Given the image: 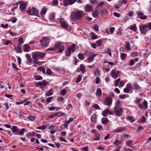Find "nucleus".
<instances>
[{"label":"nucleus","instance_id":"1","mask_svg":"<svg viewBox=\"0 0 151 151\" xmlns=\"http://www.w3.org/2000/svg\"><path fill=\"white\" fill-rule=\"evenodd\" d=\"M46 54L41 52H34L32 54V57L34 60V63L36 64H41V62H37L39 60V58H42L45 56Z\"/></svg>","mask_w":151,"mask_h":151},{"label":"nucleus","instance_id":"2","mask_svg":"<svg viewBox=\"0 0 151 151\" xmlns=\"http://www.w3.org/2000/svg\"><path fill=\"white\" fill-rule=\"evenodd\" d=\"M84 55L88 57L87 58V62L88 63H91L94 60V58L97 55V54H93L92 52L88 51H86Z\"/></svg>","mask_w":151,"mask_h":151},{"label":"nucleus","instance_id":"3","mask_svg":"<svg viewBox=\"0 0 151 151\" xmlns=\"http://www.w3.org/2000/svg\"><path fill=\"white\" fill-rule=\"evenodd\" d=\"M40 42L42 46L46 47L48 45L50 42V39L48 37H42Z\"/></svg>","mask_w":151,"mask_h":151},{"label":"nucleus","instance_id":"4","mask_svg":"<svg viewBox=\"0 0 151 151\" xmlns=\"http://www.w3.org/2000/svg\"><path fill=\"white\" fill-rule=\"evenodd\" d=\"M27 12L29 15H34L38 16L39 15V11L35 7H32V9H28Z\"/></svg>","mask_w":151,"mask_h":151},{"label":"nucleus","instance_id":"5","mask_svg":"<svg viewBox=\"0 0 151 151\" xmlns=\"http://www.w3.org/2000/svg\"><path fill=\"white\" fill-rule=\"evenodd\" d=\"M76 45L75 44H73L68 47L67 50L65 51L66 56H69L71 54V52H73L75 50Z\"/></svg>","mask_w":151,"mask_h":151},{"label":"nucleus","instance_id":"6","mask_svg":"<svg viewBox=\"0 0 151 151\" xmlns=\"http://www.w3.org/2000/svg\"><path fill=\"white\" fill-rule=\"evenodd\" d=\"M54 47L55 49H58V52L59 53L62 52L65 49L64 46L62 45V43L59 42H56L55 44Z\"/></svg>","mask_w":151,"mask_h":151},{"label":"nucleus","instance_id":"7","mask_svg":"<svg viewBox=\"0 0 151 151\" xmlns=\"http://www.w3.org/2000/svg\"><path fill=\"white\" fill-rule=\"evenodd\" d=\"M58 20L60 23V26L65 28H68V25L63 18H58Z\"/></svg>","mask_w":151,"mask_h":151},{"label":"nucleus","instance_id":"8","mask_svg":"<svg viewBox=\"0 0 151 151\" xmlns=\"http://www.w3.org/2000/svg\"><path fill=\"white\" fill-rule=\"evenodd\" d=\"M77 0H63V3L64 6H67L74 4Z\"/></svg>","mask_w":151,"mask_h":151},{"label":"nucleus","instance_id":"9","mask_svg":"<svg viewBox=\"0 0 151 151\" xmlns=\"http://www.w3.org/2000/svg\"><path fill=\"white\" fill-rule=\"evenodd\" d=\"M112 102V100L111 98L109 96L106 97L104 102V104L107 106H110Z\"/></svg>","mask_w":151,"mask_h":151},{"label":"nucleus","instance_id":"10","mask_svg":"<svg viewBox=\"0 0 151 151\" xmlns=\"http://www.w3.org/2000/svg\"><path fill=\"white\" fill-rule=\"evenodd\" d=\"M137 14L138 18L142 20L146 19L147 18V16L145 15V14L140 11H137Z\"/></svg>","mask_w":151,"mask_h":151},{"label":"nucleus","instance_id":"11","mask_svg":"<svg viewBox=\"0 0 151 151\" xmlns=\"http://www.w3.org/2000/svg\"><path fill=\"white\" fill-rule=\"evenodd\" d=\"M121 144V142L118 141L117 140H116L114 142V147L116 148L115 150L114 151H119L120 147L121 146L120 145Z\"/></svg>","mask_w":151,"mask_h":151},{"label":"nucleus","instance_id":"12","mask_svg":"<svg viewBox=\"0 0 151 151\" xmlns=\"http://www.w3.org/2000/svg\"><path fill=\"white\" fill-rule=\"evenodd\" d=\"M122 109L121 108H115V115L118 116H121L122 113Z\"/></svg>","mask_w":151,"mask_h":151},{"label":"nucleus","instance_id":"13","mask_svg":"<svg viewBox=\"0 0 151 151\" xmlns=\"http://www.w3.org/2000/svg\"><path fill=\"white\" fill-rule=\"evenodd\" d=\"M113 112L110 111L109 109L104 110L102 112V115L104 116H106L108 114H112Z\"/></svg>","mask_w":151,"mask_h":151},{"label":"nucleus","instance_id":"14","mask_svg":"<svg viewBox=\"0 0 151 151\" xmlns=\"http://www.w3.org/2000/svg\"><path fill=\"white\" fill-rule=\"evenodd\" d=\"M140 30L141 33L144 34L147 31V26L145 25H141L139 26Z\"/></svg>","mask_w":151,"mask_h":151},{"label":"nucleus","instance_id":"15","mask_svg":"<svg viewBox=\"0 0 151 151\" xmlns=\"http://www.w3.org/2000/svg\"><path fill=\"white\" fill-rule=\"evenodd\" d=\"M102 135L100 134L99 133L96 132L95 133V136L93 140L94 141L100 140L102 138Z\"/></svg>","mask_w":151,"mask_h":151},{"label":"nucleus","instance_id":"16","mask_svg":"<svg viewBox=\"0 0 151 151\" xmlns=\"http://www.w3.org/2000/svg\"><path fill=\"white\" fill-rule=\"evenodd\" d=\"M70 19L71 20L76 21L78 19V17L77 15L76 12H72L70 15Z\"/></svg>","mask_w":151,"mask_h":151},{"label":"nucleus","instance_id":"17","mask_svg":"<svg viewBox=\"0 0 151 151\" xmlns=\"http://www.w3.org/2000/svg\"><path fill=\"white\" fill-rule=\"evenodd\" d=\"M11 130L14 134L17 135L18 134L19 132V129L17 126H12Z\"/></svg>","mask_w":151,"mask_h":151},{"label":"nucleus","instance_id":"18","mask_svg":"<svg viewBox=\"0 0 151 151\" xmlns=\"http://www.w3.org/2000/svg\"><path fill=\"white\" fill-rule=\"evenodd\" d=\"M19 6V8L21 9V11L23 12V11L26 8L27 5V2L23 3H21Z\"/></svg>","mask_w":151,"mask_h":151},{"label":"nucleus","instance_id":"19","mask_svg":"<svg viewBox=\"0 0 151 151\" xmlns=\"http://www.w3.org/2000/svg\"><path fill=\"white\" fill-rule=\"evenodd\" d=\"M55 13L54 12L50 14L49 18L50 21L53 22L55 20Z\"/></svg>","mask_w":151,"mask_h":151},{"label":"nucleus","instance_id":"20","mask_svg":"<svg viewBox=\"0 0 151 151\" xmlns=\"http://www.w3.org/2000/svg\"><path fill=\"white\" fill-rule=\"evenodd\" d=\"M97 116L96 113H94L91 117V120L92 122L96 123L97 122Z\"/></svg>","mask_w":151,"mask_h":151},{"label":"nucleus","instance_id":"21","mask_svg":"<svg viewBox=\"0 0 151 151\" xmlns=\"http://www.w3.org/2000/svg\"><path fill=\"white\" fill-rule=\"evenodd\" d=\"M77 15L78 17V19H79L81 17H83L85 13L82 11L79 10L76 12Z\"/></svg>","mask_w":151,"mask_h":151},{"label":"nucleus","instance_id":"22","mask_svg":"<svg viewBox=\"0 0 151 151\" xmlns=\"http://www.w3.org/2000/svg\"><path fill=\"white\" fill-rule=\"evenodd\" d=\"M84 9L87 12H91L93 10V8L91 6L89 5H86L84 7Z\"/></svg>","mask_w":151,"mask_h":151},{"label":"nucleus","instance_id":"23","mask_svg":"<svg viewBox=\"0 0 151 151\" xmlns=\"http://www.w3.org/2000/svg\"><path fill=\"white\" fill-rule=\"evenodd\" d=\"M23 51L25 52H29L30 49V46L27 44H25L23 46Z\"/></svg>","mask_w":151,"mask_h":151},{"label":"nucleus","instance_id":"24","mask_svg":"<svg viewBox=\"0 0 151 151\" xmlns=\"http://www.w3.org/2000/svg\"><path fill=\"white\" fill-rule=\"evenodd\" d=\"M132 90L131 86H127L126 88L124 89V93H128Z\"/></svg>","mask_w":151,"mask_h":151},{"label":"nucleus","instance_id":"25","mask_svg":"<svg viewBox=\"0 0 151 151\" xmlns=\"http://www.w3.org/2000/svg\"><path fill=\"white\" fill-rule=\"evenodd\" d=\"M47 11V9L45 7H43L40 11V15L42 17H44L46 14Z\"/></svg>","mask_w":151,"mask_h":151},{"label":"nucleus","instance_id":"26","mask_svg":"<svg viewBox=\"0 0 151 151\" xmlns=\"http://www.w3.org/2000/svg\"><path fill=\"white\" fill-rule=\"evenodd\" d=\"M25 57L28 62L30 64H32V60L29 54L28 53L26 54L25 55Z\"/></svg>","mask_w":151,"mask_h":151},{"label":"nucleus","instance_id":"27","mask_svg":"<svg viewBox=\"0 0 151 151\" xmlns=\"http://www.w3.org/2000/svg\"><path fill=\"white\" fill-rule=\"evenodd\" d=\"M138 60L139 58H135L134 59H131L129 63V65L131 66H133L135 63V62L138 61Z\"/></svg>","mask_w":151,"mask_h":151},{"label":"nucleus","instance_id":"28","mask_svg":"<svg viewBox=\"0 0 151 151\" xmlns=\"http://www.w3.org/2000/svg\"><path fill=\"white\" fill-rule=\"evenodd\" d=\"M115 85H118L119 84V85H124V83L123 81H120V79L118 78L116 80L115 82Z\"/></svg>","mask_w":151,"mask_h":151},{"label":"nucleus","instance_id":"29","mask_svg":"<svg viewBox=\"0 0 151 151\" xmlns=\"http://www.w3.org/2000/svg\"><path fill=\"white\" fill-rule=\"evenodd\" d=\"M80 71H81L83 73L85 72L86 70V68L84 67L83 64H81L79 66Z\"/></svg>","mask_w":151,"mask_h":151},{"label":"nucleus","instance_id":"30","mask_svg":"<svg viewBox=\"0 0 151 151\" xmlns=\"http://www.w3.org/2000/svg\"><path fill=\"white\" fill-rule=\"evenodd\" d=\"M90 35L92 39L93 40L96 39L98 38V36L93 32H91Z\"/></svg>","mask_w":151,"mask_h":151},{"label":"nucleus","instance_id":"31","mask_svg":"<svg viewBox=\"0 0 151 151\" xmlns=\"http://www.w3.org/2000/svg\"><path fill=\"white\" fill-rule=\"evenodd\" d=\"M133 140H128L126 141L125 142V144L127 146L131 147V146L130 145L133 143Z\"/></svg>","mask_w":151,"mask_h":151},{"label":"nucleus","instance_id":"32","mask_svg":"<svg viewBox=\"0 0 151 151\" xmlns=\"http://www.w3.org/2000/svg\"><path fill=\"white\" fill-rule=\"evenodd\" d=\"M53 92L52 89H50L46 93L45 95L47 96H50L52 95L53 94Z\"/></svg>","mask_w":151,"mask_h":151},{"label":"nucleus","instance_id":"33","mask_svg":"<svg viewBox=\"0 0 151 151\" xmlns=\"http://www.w3.org/2000/svg\"><path fill=\"white\" fill-rule=\"evenodd\" d=\"M109 122V120L106 117H103L102 119V122L104 124H106Z\"/></svg>","mask_w":151,"mask_h":151},{"label":"nucleus","instance_id":"34","mask_svg":"<svg viewBox=\"0 0 151 151\" xmlns=\"http://www.w3.org/2000/svg\"><path fill=\"white\" fill-rule=\"evenodd\" d=\"M125 129V128L123 127H121L117 128L115 131L117 132H122Z\"/></svg>","mask_w":151,"mask_h":151},{"label":"nucleus","instance_id":"35","mask_svg":"<svg viewBox=\"0 0 151 151\" xmlns=\"http://www.w3.org/2000/svg\"><path fill=\"white\" fill-rule=\"evenodd\" d=\"M130 29L134 31H136L137 29L136 24H134L133 25L130 26Z\"/></svg>","mask_w":151,"mask_h":151},{"label":"nucleus","instance_id":"36","mask_svg":"<svg viewBox=\"0 0 151 151\" xmlns=\"http://www.w3.org/2000/svg\"><path fill=\"white\" fill-rule=\"evenodd\" d=\"M120 75V73L118 71L114 70V78H116Z\"/></svg>","mask_w":151,"mask_h":151},{"label":"nucleus","instance_id":"37","mask_svg":"<svg viewBox=\"0 0 151 151\" xmlns=\"http://www.w3.org/2000/svg\"><path fill=\"white\" fill-rule=\"evenodd\" d=\"M92 15L93 17L95 18L98 17L99 16V12L96 10L92 13Z\"/></svg>","mask_w":151,"mask_h":151},{"label":"nucleus","instance_id":"38","mask_svg":"<svg viewBox=\"0 0 151 151\" xmlns=\"http://www.w3.org/2000/svg\"><path fill=\"white\" fill-rule=\"evenodd\" d=\"M101 89L99 88H97L96 92V95L100 97L101 96Z\"/></svg>","mask_w":151,"mask_h":151},{"label":"nucleus","instance_id":"39","mask_svg":"<svg viewBox=\"0 0 151 151\" xmlns=\"http://www.w3.org/2000/svg\"><path fill=\"white\" fill-rule=\"evenodd\" d=\"M78 57L80 60H83L84 58V57L83 54L81 53H80L78 55Z\"/></svg>","mask_w":151,"mask_h":151},{"label":"nucleus","instance_id":"40","mask_svg":"<svg viewBox=\"0 0 151 151\" xmlns=\"http://www.w3.org/2000/svg\"><path fill=\"white\" fill-rule=\"evenodd\" d=\"M37 70L40 71L42 72L44 74H45V69L42 67L39 68Z\"/></svg>","mask_w":151,"mask_h":151},{"label":"nucleus","instance_id":"41","mask_svg":"<svg viewBox=\"0 0 151 151\" xmlns=\"http://www.w3.org/2000/svg\"><path fill=\"white\" fill-rule=\"evenodd\" d=\"M127 54L124 53H122L121 54V58L122 60H124L126 57Z\"/></svg>","mask_w":151,"mask_h":151},{"label":"nucleus","instance_id":"42","mask_svg":"<svg viewBox=\"0 0 151 151\" xmlns=\"http://www.w3.org/2000/svg\"><path fill=\"white\" fill-rule=\"evenodd\" d=\"M25 130L24 128L22 129L20 131L19 130V134L21 135L24 134Z\"/></svg>","mask_w":151,"mask_h":151},{"label":"nucleus","instance_id":"43","mask_svg":"<svg viewBox=\"0 0 151 151\" xmlns=\"http://www.w3.org/2000/svg\"><path fill=\"white\" fill-rule=\"evenodd\" d=\"M102 41L101 40H99L96 41V42L99 46H101L102 45Z\"/></svg>","mask_w":151,"mask_h":151},{"label":"nucleus","instance_id":"44","mask_svg":"<svg viewBox=\"0 0 151 151\" xmlns=\"http://www.w3.org/2000/svg\"><path fill=\"white\" fill-rule=\"evenodd\" d=\"M47 82L45 81H43L42 83L40 82L38 84H37L36 85H47Z\"/></svg>","mask_w":151,"mask_h":151},{"label":"nucleus","instance_id":"45","mask_svg":"<svg viewBox=\"0 0 151 151\" xmlns=\"http://www.w3.org/2000/svg\"><path fill=\"white\" fill-rule=\"evenodd\" d=\"M143 106L144 107V108L145 109H146L147 107V103L146 101H145L144 102H143Z\"/></svg>","mask_w":151,"mask_h":151},{"label":"nucleus","instance_id":"46","mask_svg":"<svg viewBox=\"0 0 151 151\" xmlns=\"http://www.w3.org/2000/svg\"><path fill=\"white\" fill-rule=\"evenodd\" d=\"M104 4V1H101L97 5V7H101L103 6Z\"/></svg>","mask_w":151,"mask_h":151},{"label":"nucleus","instance_id":"47","mask_svg":"<svg viewBox=\"0 0 151 151\" xmlns=\"http://www.w3.org/2000/svg\"><path fill=\"white\" fill-rule=\"evenodd\" d=\"M46 128V125H44L38 127L36 128L37 129L43 130L45 129Z\"/></svg>","mask_w":151,"mask_h":151},{"label":"nucleus","instance_id":"48","mask_svg":"<svg viewBox=\"0 0 151 151\" xmlns=\"http://www.w3.org/2000/svg\"><path fill=\"white\" fill-rule=\"evenodd\" d=\"M58 115V113L55 112V113L52 114L51 115H50L49 116V118H52L53 117L56 116L57 115Z\"/></svg>","mask_w":151,"mask_h":151},{"label":"nucleus","instance_id":"49","mask_svg":"<svg viewBox=\"0 0 151 151\" xmlns=\"http://www.w3.org/2000/svg\"><path fill=\"white\" fill-rule=\"evenodd\" d=\"M46 74L48 75H52V71H51V70L48 68H47L46 72Z\"/></svg>","mask_w":151,"mask_h":151},{"label":"nucleus","instance_id":"50","mask_svg":"<svg viewBox=\"0 0 151 151\" xmlns=\"http://www.w3.org/2000/svg\"><path fill=\"white\" fill-rule=\"evenodd\" d=\"M120 105V102L119 101H117L115 104V108H121V107H120L119 106Z\"/></svg>","mask_w":151,"mask_h":151},{"label":"nucleus","instance_id":"51","mask_svg":"<svg viewBox=\"0 0 151 151\" xmlns=\"http://www.w3.org/2000/svg\"><path fill=\"white\" fill-rule=\"evenodd\" d=\"M1 26L3 28L7 29L8 28V24H2L1 25Z\"/></svg>","mask_w":151,"mask_h":151},{"label":"nucleus","instance_id":"52","mask_svg":"<svg viewBox=\"0 0 151 151\" xmlns=\"http://www.w3.org/2000/svg\"><path fill=\"white\" fill-rule=\"evenodd\" d=\"M66 93H67L66 90L65 89H64L61 91V92L60 93L62 95L64 96L66 94Z\"/></svg>","mask_w":151,"mask_h":151},{"label":"nucleus","instance_id":"53","mask_svg":"<svg viewBox=\"0 0 151 151\" xmlns=\"http://www.w3.org/2000/svg\"><path fill=\"white\" fill-rule=\"evenodd\" d=\"M53 99V98L52 96L47 98L46 99V101L47 103H49Z\"/></svg>","mask_w":151,"mask_h":151},{"label":"nucleus","instance_id":"54","mask_svg":"<svg viewBox=\"0 0 151 151\" xmlns=\"http://www.w3.org/2000/svg\"><path fill=\"white\" fill-rule=\"evenodd\" d=\"M16 52L19 53H21L22 52L21 48L19 46H18L17 47V48L16 50Z\"/></svg>","mask_w":151,"mask_h":151},{"label":"nucleus","instance_id":"55","mask_svg":"<svg viewBox=\"0 0 151 151\" xmlns=\"http://www.w3.org/2000/svg\"><path fill=\"white\" fill-rule=\"evenodd\" d=\"M5 96L7 98H10L11 99L13 100L12 97L13 96V95L10 94H7Z\"/></svg>","mask_w":151,"mask_h":151},{"label":"nucleus","instance_id":"56","mask_svg":"<svg viewBox=\"0 0 151 151\" xmlns=\"http://www.w3.org/2000/svg\"><path fill=\"white\" fill-rule=\"evenodd\" d=\"M126 48L127 50H130V45L129 42H127L126 45Z\"/></svg>","mask_w":151,"mask_h":151},{"label":"nucleus","instance_id":"57","mask_svg":"<svg viewBox=\"0 0 151 151\" xmlns=\"http://www.w3.org/2000/svg\"><path fill=\"white\" fill-rule=\"evenodd\" d=\"M18 41L19 44L20 45H21L23 43V39L21 38H20L19 39Z\"/></svg>","mask_w":151,"mask_h":151},{"label":"nucleus","instance_id":"58","mask_svg":"<svg viewBox=\"0 0 151 151\" xmlns=\"http://www.w3.org/2000/svg\"><path fill=\"white\" fill-rule=\"evenodd\" d=\"M35 118V116H29L28 117V119L32 121L34 120Z\"/></svg>","mask_w":151,"mask_h":151},{"label":"nucleus","instance_id":"59","mask_svg":"<svg viewBox=\"0 0 151 151\" xmlns=\"http://www.w3.org/2000/svg\"><path fill=\"white\" fill-rule=\"evenodd\" d=\"M36 80H41L42 79V77L40 76H35Z\"/></svg>","mask_w":151,"mask_h":151},{"label":"nucleus","instance_id":"60","mask_svg":"<svg viewBox=\"0 0 151 151\" xmlns=\"http://www.w3.org/2000/svg\"><path fill=\"white\" fill-rule=\"evenodd\" d=\"M142 63L141 62L137 63L135 67L136 68H139L141 66Z\"/></svg>","mask_w":151,"mask_h":151},{"label":"nucleus","instance_id":"61","mask_svg":"<svg viewBox=\"0 0 151 151\" xmlns=\"http://www.w3.org/2000/svg\"><path fill=\"white\" fill-rule=\"evenodd\" d=\"M82 79V76H79L76 79V82L78 83Z\"/></svg>","mask_w":151,"mask_h":151},{"label":"nucleus","instance_id":"62","mask_svg":"<svg viewBox=\"0 0 151 151\" xmlns=\"http://www.w3.org/2000/svg\"><path fill=\"white\" fill-rule=\"evenodd\" d=\"M96 84H98L100 82H101L100 79L98 77H96Z\"/></svg>","mask_w":151,"mask_h":151},{"label":"nucleus","instance_id":"63","mask_svg":"<svg viewBox=\"0 0 151 151\" xmlns=\"http://www.w3.org/2000/svg\"><path fill=\"white\" fill-rule=\"evenodd\" d=\"M53 70L54 71H55V72H59L61 70H60V69L58 68L54 67Z\"/></svg>","mask_w":151,"mask_h":151},{"label":"nucleus","instance_id":"64","mask_svg":"<svg viewBox=\"0 0 151 151\" xmlns=\"http://www.w3.org/2000/svg\"><path fill=\"white\" fill-rule=\"evenodd\" d=\"M82 150L83 151H88V147H85L82 148Z\"/></svg>","mask_w":151,"mask_h":151}]
</instances>
